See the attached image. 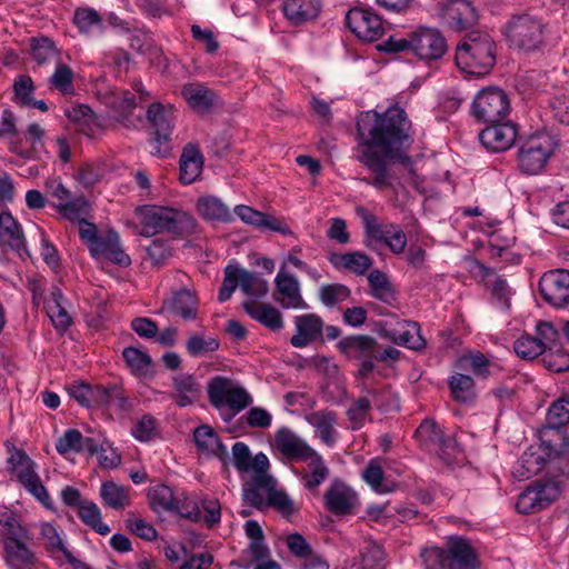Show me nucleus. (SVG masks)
<instances>
[{"label":"nucleus","instance_id":"56","mask_svg":"<svg viewBox=\"0 0 569 569\" xmlns=\"http://www.w3.org/2000/svg\"><path fill=\"white\" fill-rule=\"evenodd\" d=\"M449 388L453 399L460 402H468L476 396L475 381L468 375H452L449 379Z\"/></svg>","mask_w":569,"mask_h":569},{"label":"nucleus","instance_id":"2","mask_svg":"<svg viewBox=\"0 0 569 569\" xmlns=\"http://www.w3.org/2000/svg\"><path fill=\"white\" fill-rule=\"evenodd\" d=\"M456 64L465 73L482 77L490 72L496 63V44L489 33L469 32L456 50Z\"/></svg>","mask_w":569,"mask_h":569},{"label":"nucleus","instance_id":"53","mask_svg":"<svg viewBox=\"0 0 569 569\" xmlns=\"http://www.w3.org/2000/svg\"><path fill=\"white\" fill-rule=\"evenodd\" d=\"M54 66V71L49 78L50 88L58 90L62 94H71L73 92V70L61 60Z\"/></svg>","mask_w":569,"mask_h":569},{"label":"nucleus","instance_id":"15","mask_svg":"<svg viewBox=\"0 0 569 569\" xmlns=\"http://www.w3.org/2000/svg\"><path fill=\"white\" fill-rule=\"evenodd\" d=\"M543 299L553 307L561 308L569 303V271L556 269L546 272L539 281Z\"/></svg>","mask_w":569,"mask_h":569},{"label":"nucleus","instance_id":"34","mask_svg":"<svg viewBox=\"0 0 569 569\" xmlns=\"http://www.w3.org/2000/svg\"><path fill=\"white\" fill-rule=\"evenodd\" d=\"M337 347L349 359L373 358L377 341L370 336H350L341 339Z\"/></svg>","mask_w":569,"mask_h":569},{"label":"nucleus","instance_id":"11","mask_svg":"<svg viewBox=\"0 0 569 569\" xmlns=\"http://www.w3.org/2000/svg\"><path fill=\"white\" fill-rule=\"evenodd\" d=\"M410 51L420 60L438 61L447 51L443 36L432 28H420L410 34Z\"/></svg>","mask_w":569,"mask_h":569},{"label":"nucleus","instance_id":"24","mask_svg":"<svg viewBox=\"0 0 569 569\" xmlns=\"http://www.w3.org/2000/svg\"><path fill=\"white\" fill-rule=\"evenodd\" d=\"M321 8V0H283L282 2L283 16L293 26L315 20Z\"/></svg>","mask_w":569,"mask_h":569},{"label":"nucleus","instance_id":"29","mask_svg":"<svg viewBox=\"0 0 569 569\" xmlns=\"http://www.w3.org/2000/svg\"><path fill=\"white\" fill-rule=\"evenodd\" d=\"M242 307L251 319L260 322L270 330L277 331L283 327L281 312L270 303H262L250 299L243 301Z\"/></svg>","mask_w":569,"mask_h":569},{"label":"nucleus","instance_id":"39","mask_svg":"<svg viewBox=\"0 0 569 569\" xmlns=\"http://www.w3.org/2000/svg\"><path fill=\"white\" fill-rule=\"evenodd\" d=\"M46 311L57 330L64 331L72 322L71 316L64 307V298L59 288H52L46 299Z\"/></svg>","mask_w":569,"mask_h":569},{"label":"nucleus","instance_id":"36","mask_svg":"<svg viewBox=\"0 0 569 569\" xmlns=\"http://www.w3.org/2000/svg\"><path fill=\"white\" fill-rule=\"evenodd\" d=\"M193 439L201 452L214 456L222 461L229 457L227 447L210 426L202 425L198 427L193 432Z\"/></svg>","mask_w":569,"mask_h":569},{"label":"nucleus","instance_id":"18","mask_svg":"<svg viewBox=\"0 0 569 569\" xmlns=\"http://www.w3.org/2000/svg\"><path fill=\"white\" fill-rule=\"evenodd\" d=\"M446 569H476L477 556L468 540L461 537H450L445 546Z\"/></svg>","mask_w":569,"mask_h":569},{"label":"nucleus","instance_id":"6","mask_svg":"<svg viewBox=\"0 0 569 569\" xmlns=\"http://www.w3.org/2000/svg\"><path fill=\"white\" fill-rule=\"evenodd\" d=\"M39 540L47 555L58 566L66 563L73 569H88L87 565L77 559L69 548L64 530L52 522L41 521L38 523Z\"/></svg>","mask_w":569,"mask_h":569},{"label":"nucleus","instance_id":"38","mask_svg":"<svg viewBox=\"0 0 569 569\" xmlns=\"http://www.w3.org/2000/svg\"><path fill=\"white\" fill-rule=\"evenodd\" d=\"M203 158L200 150L188 144L180 157V181L184 184L194 182L202 172Z\"/></svg>","mask_w":569,"mask_h":569},{"label":"nucleus","instance_id":"7","mask_svg":"<svg viewBox=\"0 0 569 569\" xmlns=\"http://www.w3.org/2000/svg\"><path fill=\"white\" fill-rule=\"evenodd\" d=\"M46 196L51 206L67 220H79L89 212V202L83 194H74L60 178L46 181Z\"/></svg>","mask_w":569,"mask_h":569},{"label":"nucleus","instance_id":"48","mask_svg":"<svg viewBox=\"0 0 569 569\" xmlns=\"http://www.w3.org/2000/svg\"><path fill=\"white\" fill-rule=\"evenodd\" d=\"M66 114L73 122H78L80 130L88 137H94L101 130L99 119L88 106H74Z\"/></svg>","mask_w":569,"mask_h":569},{"label":"nucleus","instance_id":"26","mask_svg":"<svg viewBox=\"0 0 569 569\" xmlns=\"http://www.w3.org/2000/svg\"><path fill=\"white\" fill-rule=\"evenodd\" d=\"M443 18L457 30H463L476 23L477 11L468 0H451L443 9Z\"/></svg>","mask_w":569,"mask_h":569},{"label":"nucleus","instance_id":"43","mask_svg":"<svg viewBox=\"0 0 569 569\" xmlns=\"http://www.w3.org/2000/svg\"><path fill=\"white\" fill-rule=\"evenodd\" d=\"M102 502L112 509H124L131 503L130 488L120 486L113 481H104L100 487Z\"/></svg>","mask_w":569,"mask_h":569},{"label":"nucleus","instance_id":"8","mask_svg":"<svg viewBox=\"0 0 569 569\" xmlns=\"http://www.w3.org/2000/svg\"><path fill=\"white\" fill-rule=\"evenodd\" d=\"M472 116L481 122L495 123L505 119L510 112L508 94L498 87L480 90L471 104Z\"/></svg>","mask_w":569,"mask_h":569},{"label":"nucleus","instance_id":"62","mask_svg":"<svg viewBox=\"0 0 569 569\" xmlns=\"http://www.w3.org/2000/svg\"><path fill=\"white\" fill-rule=\"evenodd\" d=\"M350 297V289L342 283L323 284L319 289V298L326 307H333Z\"/></svg>","mask_w":569,"mask_h":569},{"label":"nucleus","instance_id":"45","mask_svg":"<svg viewBox=\"0 0 569 569\" xmlns=\"http://www.w3.org/2000/svg\"><path fill=\"white\" fill-rule=\"evenodd\" d=\"M31 57L38 66L56 64L61 60V51L50 38H33L31 40Z\"/></svg>","mask_w":569,"mask_h":569},{"label":"nucleus","instance_id":"17","mask_svg":"<svg viewBox=\"0 0 569 569\" xmlns=\"http://www.w3.org/2000/svg\"><path fill=\"white\" fill-rule=\"evenodd\" d=\"M274 300L279 302L284 309H305V302L300 283L298 279L291 273L278 271L274 278Z\"/></svg>","mask_w":569,"mask_h":569},{"label":"nucleus","instance_id":"61","mask_svg":"<svg viewBox=\"0 0 569 569\" xmlns=\"http://www.w3.org/2000/svg\"><path fill=\"white\" fill-rule=\"evenodd\" d=\"M177 508L173 512L179 516L191 520L199 521L201 519V509L198 502L186 491H177V498L174 501Z\"/></svg>","mask_w":569,"mask_h":569},{"label":"nucleus","instance_id":"58","mask_svg":"<svg viewBox=\"0 0 569 569\" xmlns=\"http://www.w3.org/2000/svg\"><path fill=\"white\" fill-rule=\"evenodd\" d=\"M131 435L140 442H150L160 436L158 421L151 415H143L133 423Z\"/></svg>","mask_w":569,"mask_h":569},{"label":"nucleus","instance_id":"10","mask_svg":"<svg viewBox=\"0 0 569 569\" xmlns=\"http://www.w3.org/2000/svg\"><path fill=\"white\" fill-rule=\"evenodd\" d=\"M11 470L19 482L43 506H50V497L36 471L34 462L22 451L16 450L9 458Z\"/></svg>","mask_w":569,"mask_h":569},{"label":"nucleus","instance_id":"46","mask_svg":"<svg viewBox=\"0 0 569 569\" xmlns=\"http://www.w3.org/2000/svg\"><path fill=\"white\" fill-rule=\"evenodd\" d=\"M174 400L180 407L191 405L199 396L200 386L190 375H179L173 379Z\"/></svg>","mask_w":569,"mask_h":569},{"label":"nucleus","instance_id":"54","mask_svg":"<svg viewBox=\"0 0 569 569\" xmlns=\"http://www.w3.org/2000/svg\"><path fill=\"white\" fill-rule=\"evenodd\" d=\"M416 438L428 449L441 448L445 443L442 431L433 420H423L416 430Z\"/></svg>","mask_w":569,"mask_h":569},{"label":"nucleus","instance_id":"64","mask_svg":"<svg viewBox=\"0 0 569 569\" xmlns=\"http://www.w3.org/2000/svg\"><path fill=\"white\" fill-rule=\"evenodd\" d=\"M238 286L240 287V267L228 264L224 269V277L219 290L218 300L220 302L229 300Z\"/></svg>","mask_w":569,"mask_h":569},{"label":"nucleus","instance_id":"4","mask_svg":"<svg viewBox=\"0 0 569 569\" xmlns=\"http://www.w3.org/2000/svg\"><path fill=\"white\" fill-rule=\"evenodd\" d=\"M207 392L212 407L219 411L228 410L224 420H230L253 403V397L241 383L223 376L212 377Z\"/></svg>","mask_w":569,"mask_h":569},{"label":"nucleus","instance_id":"35","mask_svg":"<svg viewBox=\"0 0 569 569\" xmlns=\"http://www.w3.org/2000/svg\"><path fill=\"white\" fill-rule=\"evenodd\" d=\"M181 94L190 108L198 112L209 111L216 103V93L200 82L186 83Z\"/></svg>","mask_w":569,"mask_h":569},{"label":"nucleus","instance_id":"5","mask_svg":"<svg viewBox=\"0 0 569 569\" xmlns=\"http://www.w3.org/2000/svg\"><path fill=\"white\" fill-rule=\"evenodd\" d=\"M557 147L555 137L548 132L529 136L518 150V168L525 174H538L546 167Z\"/></svg>","mask_w":569,"mask_h":569},{"label":"nucleus","instance_id":"31","mask_svg":"<svg viewBox=\"0 0 569 569\" xmlns=\"http://www.w3.org/2000/svg\"><path fill=\"white\" fill-rule=\"evenodd\" d=\"M276 448L288 459L300 460L312 448L288 428H280L274 436Z\"/></svg>","mask_w":569,"mask_h":569},{"label":"nucleus","instance_id":"13","mask_svg":"<svg viewBox=\"0 0 569 569\" xmlns=\"http://www.w3.org/2000/svg\"><path fill=\"white\" fill-rule=\"evenodd\" d=\"M349 29L362 41H376L385 32L381 18L371 9L353 8L346 16Z\"/></svg>","mask_w":569,"mask_h":569},{"label":"nucleus","instance_id":"9","mask_svg":"<svg viewBox=\"0 0 569 569\" xmlns=\"http://www.w3.org/2000/svg\"><path fill=\"white\" fill-rule=\"evenodd\" d=\"M147 120L153 129L151 153L164 157L168 153V142L174 126L176 109L170 104L152 103L147 110Z\"/></svg>","mask_w":569,"mask_h":569},{"label":"nucleus","instance_id":"42","mask_svg":"<svg viewBox=\"0 0 569 569\" xmlns=\"http://www.w3.org/2000/svg\"><path fill=\"white\" fill-rule=\"evenodd\" d=\"M56 449L60 455L81 452L83 450H88L93 455L96 452V442L91 438H84L80 431L69 429L57 440Z\"/></svg>","mask_w":569,"mask_h":569},{"label":"nucleus","instance_id":"32","mask_svg":"<svg viewBox=\"0 0 569 569\" xmlns=\"http://www.w3.org/2000/svg\"><path fill=\"white\" fill-rule=\"evenodd\" d=\"M198 214L207 221L230 223L233 216L229 207L218 197L206 194L198 198L196 202Z\"/></svg>","mask_w":569,"mask_h":569},{"label":"nucleus","instance_id":"28","mask_svg":"<svg viewBox=\"0 0 569 569\" xmlns=\"http://www.w3.org/2000/svg\"><path fill=\"white\" fill-rule=\"evenodd\" d=\"M361 477L375 492L380 495L393 492L398 488L397 481L385 473L383 460L379 458H373L368 462Z\"/></svg>","mask_w":569,"mask_h":569},{"label":"nucleus","instance_id":"22","mask_svg":"<svg viewBox=\"0 0 569 569\" xmlns=\"http://www.w3.org/2000/svg\"><path fill=\"white\" fill-rule=\"evenodd\" d=\"M29 538L9 540L2 543L3 559L9 569H33L37 562L34 552L28 547Z\"/></svg>","mask_w":569,"mask_h":569},{"label":"nucleus","instance_id":"55","mask_svg":"<svg viewBox=\"0 0 569 569\" xmlns=\"http://www.w3.org/2000/svg\"><path fill=\"white\" fill-rule=\"evenodd\" d=\"M371 295L382 302L390 303L395 299V290L388 277L380 270H373L368 276Z\"/></svg>","mask_w":569,"mask_h":569},{"label":"nucleus","instance_id":"40","mask_svg":"<svg viewBox=\"0 0 569 569\" xmlns=\"http://www.w3.org/2000/svg\"><path fill=\"white\" fill-rule=\"evenodd\" d=\"M0 244L20 251L24 248V237L20 223L9 211L0 213Z\"/></svg>","mask_w":569,"mask_h":569},{"label":"nucleus","instance_id":"12","mask_svg":"<svg viewBox=\"0 0 569 569\" xmlns=\"http://www.w3.org/2000/svg\"><path fill=\"white\" fill-rule=\"evenodd\" d=\"M543 24L530 16H521L511 20L508 38L517 48L526 51L537 49L542 42Z\"/></svg>","mask_w":569,"mask_h":569},{"label":"nucleus","instance_id":"49","mask_svg":"<svg viewBox=\"0 0 569 569\" xmlns=\"http://www.w3.org/2000/svg\"><path fill=\"white\" fill-rule=\"evenodd\" d=\"M177 491L174 492L166 485H157L148 491V499L151 509L156 512H173Z\"/></svg>","mask_w":569,"mask_h":569},{"label":"nucleus","instance_id":"14","mask_svg":"<svg viewBox=\"0 0 569 569\" xmlns=\"http://www.w3.org/2000/svg\"><path fill=\"white\" fill-rule=\"evenodd\" d=\"M325 507L336 516L355 515L359 507L357 492L342 481H333L323 495Z\"/></svg>","mask_w":569,"mask_h":569},{"label":"nucleus","instance_id":"63","mask_svg":"<svg viewBox=\"0 0 569 569\" xmlns=\"http://www.w3.org/2000/svg\"><path fill=\"white\" fill-rule=\"evenodd\" d=\"M147 259L154 267L163 266L172 256V249L168 241L154 239L147 248Z\"/></svg>","mask_w":569,"mask_h":569},{"label":"nucleus","instance_id":"44","mask_svg":"<svg viewBox=\"0 0 569 569\" xmlns=\"http://www.w3.org/2000/svg\"><path fill=\"white\" fill-rule=\"evenodd\" d=\"M73 23L79 32L86 36H94L103 32V21L100 13L89 7L77 8L73 14Z\"/></svg>","mask_w":569,"mask_h":569},{"label":"nucleus","instance_id":"59","mask_svg":"<svg viewBox=\"0 0 569 569\" xmlns=\"http://www.w3.org/2000/svg\"><path fill=\"white\" fill-rule=\"evenodd\" d=\"M371 402L367 398L355 400L347 410L348 421L352 430H358L370 420Z\"/></svg>","mask_w":569,"mask_h":569},{"label":"nucleus","instance_id":"21","mask_svg":"<svg viewBox=\"0 0 569 569\" xmlns=\"http://www.w3.org/2000/svg\"><path fill=\"white\" fill-rule=\"evenodd\" d=\"M296 333L290 343L296 348H305L322 337L323 321L315 313L296 316L293 319Z\"/></svg>","mask_w":569,"mask_h":569},{"label":"nucleus","instance_id":"23","mask_svg":"<svg viewBox=\"0 0 569 569\" xmlns=\"http://www.w3.org/2000/svg\"><path fill=\"white\" fill-rule=\"evenodd\" d=\"M90 254L97 259H107L121 267L130 264V257L123 251L117 232L108 231L101 236L97 244L91 247Z\"/></svg>","mask_w":569,"mask_h":569},{"label":"nucleus","instance_id":"19","mask_svg":"<svg viewBox=\"0 0 569 569\" xmlns=\"http://www.w3.org/2000/svg\"><path fill=\"white\" fill-rule=\"evenodd\" d=\"M517 138V129L510 122L491 123L479 133L482 146L492 151L500 152L512 147Z\"/></svg>","mask_w":569,"mask_h":569},{"label":"nucleus","instance_id":"60","mask_svg":"<svg viewBox=\"0 0 569 569\" xmlns=\"http://www.w3.org/2000/svg\"><path fill=\"white\" fill-rule=\"evenodd\" d=\"M546 423L550 429H559L569 423V397L552 402L547 412Z\"/></svg>","mask_w":569,"mask_h":569},{"label":"nucleus","instance_id":"50","mask_svg":"<svg viewBox=\"0 0 569 569\" xmlns=\"http://www.w3.org/2000/svg\"><path fill=\"white\" fill-rule=\"evenodd\" d=\"M122 356L134 376L147 377L152 372L151 357L144 351L128 347L123 350Z\"/></svg>","mask_w":569,"mask_h":569},{"label":"nucleus","instance_id":"41","mask_svg":"<svg viewBox=\"0 0 569 569\" xmlns=\"http://www.w3.org/2000/svg\"><path fill=\"white\" fill-rule=\"evenodd\" d=\"M29 530L21 523L18 513L7 507L0 508V538L1 542L11 539L29 538Z\"/></svg>","mask_w":569,"mask_h":569},{"label":"nucleus","instance_id":"20","mask_svg":"<svg viewBox=\"0 0 569 569\" xmlns=\"http://www.w3.org/2000/svg\"><path fill=\"white\" fill-rule=\"evenodd\" d=\"M299 461L305 463L301 470L298 471L302 486L309 491H317L328 479L329 468L322 457L313 449Z\"/></svg>","mask_w":569,"mask_h":569},{"label":"nucleus","instance_id":"16","mask_svg":"<svg viewBox=\"0 0 569 569\" xmlns=\"http://www.w3.org/2000/svg\"><path fill=\"white\" fill-rule=\"evenodd\" d=\"M380 335L397 345L420 351L426 348V339L421 335L418 322L409 320H399L393 327L383 328Z\"/></svg>","mask_w":569,"mask_h":569},{"label":"nucleus","instance_id":"47","mask_svg":"<svg viewBox=\"0 0 569 569\" xmlns=\"http://www.w3.org/2000/svg\"><path fill=\"white\" fill-rule=\"evenodd\" d=\"M170 309L173 313L180 316L184 320H193L197 318L198 300L193 291L181 289L177 291L171 301Z\"/></svg>","mask_w":569,"mask_h":569},{"label":"nucleus","instance_id":"37","mask_svg":"<svg viewBox=\"0 0 569 569\" xmlns=\"http://www.w3.org/2000/svg\"><path fill=\"white\" fill-rule=\"evenodd\" d=\"M306 420L311 425L319 438L328 446H333L337 439L335 426L337 423V413L330 410H319L306 416Z\"/></svg>","mask_w":569,"mask_h":569},{"label":"nucleus","instance_id":"33","mask_svg":"<svg viewBox=\"0 0 569 569\" xmlns=\"http://www.w3.org/2000/svg\"><path fill=\"white\" fill-rule=\"evenodd\" d=\"M457 366L463 370H470L475 376L488 378L497 373L500 368L485 353L477 350L466 351L458 358Z\"/></svg>","mask_w":569,"mask_h":569},{"label":"nucleus","instance_id":"25","mask_svg":"<svg viewBox=\"0 0 569 569\" xmlns=\"http://www.w3.org/2000/svg\"><path fill=\"white\" fill-rule=\"evenodd\" d=\"M550 455L548 448L531 446L526 450L519 461L513 467V475L521 479H529L539 473L546 466L547 458Z\"/></svg>","mask_w":569,"mask_h":569},{"label":"nucleus","instance_id":"30","mask_svg":"<svg viewBox=\"0 0 569 569\" xmlns=\"http://www.w3.org/2000/svg\"><path fill=\"white\" fill-rule=\"evenodd\" d=\"M272 487H274V480L269 475L251 477L243 485L242 497L244 502L256 508L266 507Z\"/></svg>","mask_w":569,"mask_h":569},{"label":"nucleus","instance_id":"27","mask_svg":"<svg viewBox=\"0 0 569 569\" xmlns=\"http://www.w3.org/2000/svg\"><path fill=\"white\" fill-rule=\"evenodd\" d=\"M328 261L337 270H345L357 276H363L372 267V259L361 251L333 252L328 256Z\"/></svg>","mask_w":569,"mask_h":569},{"label":"nucleus","instance_id":"52","mask_svg":"<svg viewBox=\"0 0 569 569\" xmlns=\"http://www.w3.org/2000/svg\"><path fill=\"white\" fill-rule=\"evenodd\" d=\"M240 289L254 299L263 298L269 290L268 282L257 273L240 268Z\"/></svg>","mask_w":569,"mask_h":569},{"label":"nucleus","instance_id":"57","mask_svg":"<svg viewBox=\"0 0 569 569\" xmlns=\"http://www.w3.org/2000/svg\"><path fill=\"white\" fill-rule=\"evenodd\" d=\"M386 555L380 545L375 541H366L361 549V569H385Z\"/></svg>","mask_w":569,"mask_h":569},{"label":"nucleus","instance_id":"51","mask_svg":"<svg viewBox=\"0 0 569 569\" xmlns=\"http://www.w3.org/2000/svg\"><path fill=\"white\" fill-rule=\"evenodd\" d=\"M78 516L83 523L91 527L99 535L106 536L110 532V528L102 521L101 512L97 503L86 500L78 508Z\"/></svg>","mask_w":569,"mask_h":569},{"label":"nucleus","instance_id":"3","mask_svg":"<svg viewBox=\"0 0 569 569\" xmlns=\"http://www.w3.org/2000/svg\"><path fill=\"white\" fill-rule=\"evenodd\" d=\"M134 216L141 227L140 234L144 237L163 231L181 236L192 232L197 226L191 214L169 207L140 206L136 208Z\"/></svg>","mask_w":569,"mask_h":569},{"label":"nucleus","instance_id":"1","mask_svg":"<svg viewBox=\"0 0 569 569\" xmlns=\"http://www.w3.org/2000/svg\"><path fill=\"white\" fill-rule=\"evenodd\" d=\"M410 128L405 110L398 107L382 113L370 110L361 116L358 131L363 140L358 147L357 159L372 173V178H363V182L378 190L393 187L396 177L388 161L410 163Z\"/></svg>","mask_w":569,"mask_h":569}]
</instances>
